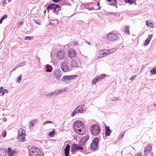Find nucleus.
<instances>
[{
    "label": "nucleus",
    "instance_id": "obj_1",
    "mask_svg": "<svg viewBox=\"0 0 156 156\" xmlns=\"http://www.w3.org/2000/svg\"><path fill=\"white\" fill-rule=\"evenodd\" d=\"M73 128L75 131L80 135H83L86 133L84 124L80 121H77L74 123Z\"/></svg>",
    "mask_w": 156,
    "mask_h": 156
},
{
    "label": "nucleus",
    "instance_id": "obj_2",
    "mask_svg": "<svg viewBox=\"0 0 156 156\" xmlns=\"http://www.w3.org/2000/svg\"><path fill=\"white\" fill-rule=\"evenodd\" d=\"M47 9L48 12L51 10H52L54 13L58 14V11L61 10V8L58 5L52 3L48 5Z\"/></svg>",
    "mask_w": 156,
    "mask_h": 156
},
{
    "label": "nucleus",
    "instance_id": "obj_3",
    "mask_svg": "<svg viewBox=\"0 0 156 156\" xmlns=\"http://www.w3.org/2000/svg\"><path fill=\"white\" fill-rule=\"evenodd\" d=\"M84 109V105H80L77 107L72 113L71 115V116H74L75 115L77 114H78L79 113H83L84 112L86 111V110H85Z\"/></svg>",
    "mask_w": 156,
    "mask_h": 156
},
{
    "label": "nucleus",
    "instance_id": "obj_4",
    "mask_svg": "<svg viewBox=\"0 0 156 156\" xmlns=\"http://www.w3.org/2000/svg\"><path fill=\"white\" fill-rule=\"evenodd\" d=\"M101 131L99 126L97 125H94L90 127V133L93 135H97Z\"/></svg>",
    "mask_w": 156,
    "mask_h": 156
},
{
    "label": "nucleus",
    "instance_id": "obj_5",
    "mask_svg": "<svg viewBox=\"0 0 156 156\" xmlns=\"http://www.w3.org/2000/svg\"><path fill=\"white\" fill-rule=\"evenodd\" d=\"M56 57L61 61H65L67 58L66 53L63 50H59L58 51Z\"/></svg>",
    "mask_w": 156,
    "mask_h": 156
},
{
    "label": "nucleus",
    "instance_id": "obj_6",
    "mask_svg": "<svg viewBox=\"0 0 156 156\" xmlns=\"http://www.w3.org/2000/svg\"><path fill=\"white\" fill-rule=\"evenodd\" d=\"M41 152L39 149L37 147H33L30 150L29 156H40Z\"/></svg>",
    "mask_w": 156,
    "mask_h": 156
},
{
    "label": "nucleus",
    "instance_id": "obj_7",
    "mask_svg": "<svg viewBox=\"0 0 156 156\" xmlns=\"http://www.w3.org/2000/svg\"><path fill=\"white\" fill-rule=\"evenodd\" d=\"M76 77V75H75L69 76H65L62 77V81L65 83H68L70 80H73Z\"/></svg>",
    "mask_w": 156,
    "mask_h": 156
},
{
    "label": "nucleus",
    "instance_id": "obj_8",
    "mask_svg": "<svg viewBox=\"0 0 156 156\" xmlns=\"http://www.w3.org/2000/svg\"><path fill=\"white\" fill-rule=\"evenodd\" d=\"M107 40L108 41L113 42L115 41L118 39V37L115 34L111 33L108 34L107 35Z\"/></svg>",
    "mask_w": 156,
    "mask_h": 156
},
{
    "label": "nucleus",
    "instance_id": "obj_9",
    "mask_svg": "<svg viewBox=\"0 0 156 156\" xmlns=\"http://www.w3.org/2000/svg\"><path fill=\"white\" fill-rule=\"evenodd\" d=\"M62 75V73L60 70L57 69L54 70L53 72V76L54 78L58 80L60 79Z\"/></svg>",
    "mask_w": 156,
    "mask_h": 156
},
{
    "label": "nucleus",
    "instance_id": "obj_10",
    "mask_svg": "<svg viewBox=\"0 0 156 156\" xmlns=\"http://www.w3.org/2000/svg\"><path fill=\"white\" fill-rule=\"evenodd\" d=\"M98 138H95L93 141L90 146V149L92 150H96L98 147Z\"/></svg>",
    "mask_w": 156,
    "mask_h": 156
},
{
    "label": "nucleus",
    "instance_id": "obj_11",
    "mask_svg": "<svg viewBox=\"0 0 156 156\" xmlns=\"http://www.w3.org/2000/svg\"><path fill=\"white\" fill-rule=\"evenodd\" d=\"M83 149L80 145L73 144L71 147V151L72 153H75L79 150H83Z\"/></svg>",
    "mask_w": 156,
    "mask_h": 156
},
{
    "label": "nucleus",
    "instance_id": "obj_12",
    "mask_svg": "<svg viewBox=\"0 0 156 156\" xmlns=\"http://www.w3.org/2000/svg\"><path fill=\"white\" fill-rule=\"evenodd\" d=\"M105 74H101L100 76H98L94 78L92 81V84H95L97 82L101 80L104 78L105 77Z\"/></svg>",
    "mask_w": 156,
    "mask_h": 156
},
{
    "label": "nucleus",
    "instance_id": "obj_13",
    "mask_svg": "<svg viewBox=\"0 0 156 156\" xmlns=\"http://www.w3.org/2000/svg\"><path fill=\"white\" fill-rule=\"evenodd\" d=\"M61 68L62 71L64 72H66L69 71V69L68 68L67 64L66 62H61Z\"/></svg>",
    "mask_w": 156,
    "mask_h": 156
},
{
    "label": "nucleus",
    "instance_id": "obj_14",
    "mask_svg": "<svg viewBox=\"0 0 156 156\" xmlns=\"http://www.w3.org/2000/svg\"><path fill=\"white\" fill-rule=\"evenodd\" d=\"M6 153L8 156H14L16 154V151L9 147L8 148Z\"/></svg>",
    "mask_w": 156,
    "mask_h": 156
},
{
    "label": "nucleus",
    "instance_id": "obj_15",
    "mask_svg": "<svg viewBox=\"0 0 156 156\" xmlns=\"http://www.w3.org/2000/svg\"><path fill=\"white\" fill-rule=\"evenodd\" d=\"M152 150V147L151 144H149L144 149V152L145 153V155L144 156H148V152L151 151Z\"/></svg>",
    "mask_w": 156,
    "mask_h": 156
},
{
    "label": "nucleus",
    "instance_id": "obj_16",
    "mask_svg": "<svg viewBox=\"0 0 156 156\" xmlns=\"http://www.w3.org/2000/svg\"><path fill=\"white\" fill-rule=\"evenodd\" d=\"M65 91V89H62L61 90H57L55 91H53V96H57L60 94H61L63 92Z\"/></svg>",
    "mask_w": 156,
    "mask_h": 156
},
{
    "label": "nucleus",
    "instance_id": "obj_17",
    "mask_svg": "<svg viewBox=\"0 0 156 156\" xmlns=\"http://www.w3.org/2000/svg\"><path fill=\"white\" fill-rule=\"evenodd\" d=\"M98 54L99 58H102L104 56H106L108 53L106 52H104V51L103 50H101L98 52Z\"/></svg>",
    "mask_w": 156,
    "mask_h": 156
},
{
    "label": "nucleus",
    "instance_id": "obj_18",
    "mask_svg": "<svg viewBox=\"0 0 156 156\" xmlns=\"http://www.w3.org/2000/svg\"><path fill=\"white\" fill-rule=\"evenodd\" d=\"M69 55L71 58L74 57L76 55L75 51L73 49H71L69 51Z\"/></svg>",
    "mask_w": 156,
    "mask_h": 156
},
{
    "label": "nucleus",
    "instance_id": "obj_19",
    "mask_svg": "<svg viewBox=\"0 0 156 156\" xmlns=\"http://www.w3.org/2000/svg\"><path fill=\"white\" fill-rule=\"evenodd\" d=\"M105 135L107 136H110L112 131L110 129L109 127L105 125Z\"/></svg>",
    "mask_w": 156,
    "mask_h": 156
},
{
    "label": "nucleus",
    "instance_id": "obj_20",
    "mask_svg": "<svg viewBox=\"0 0 156 156\" xmlns=\"http://www.w3.org/2000/svg\"><path fill=\"white\" fill-rule=\"evenodd\" d=\"M70 64L72 67H79V63L76 61L75 60H73L71 61Z\"/></svg>",
    "mask_w": 156,
    "mask_h": 156
},
{
    "label": "nucleus",
    "instance_id": "obj_21",
    "mask_svg": "<svg viewBox=\"0 0 156 156\" xmlns=\"http://www.w3.org/2000/svg\"><path fill=\"white\" fill-rule=\"evenodd\" d=\"M70 145L69 144H67L64 150L66 156H68L70 150Z\"/></svg>",
    "mask_w": 156,
    "mask_h": 156
},
{
    "label": "nucleus",
    "instance_id": "obj_22",
    "mask_svg": "<svg viewBox=\"0 0 156 156\" xmlns=\"http://www.w3.org/2000/svg\"><path fill=\"white\" fill-rule=\"evenodd\" d=\"M25 134H22V135H20L18 136V138L20 141L23 142L26 140L25 138Z\"/></svg>",
    "mask_w": 156,
    "mask_h": 156
},
{
    "label": "nucleus",
    "instance_id": "obj_23",
    "mask_svg": "<svg viewBox=\"0 0 156 156\" xmlns=\"http://www.w3.org/2000/svg\"><path fill=\"white\" fill-rule=\"evenodd\" d=\"M46 71L47 72H51L52 70V67L49 64H47L46 65Z\"/></svg>",
    "mask_w": 156,
    "mask_h": 156
},
{
    "label": "nucleus",
    "instance_id": "obj_24",
    "mask_svg": "<svg viewBox=\"0 0 156 156\" xmlns=\"http://www.w3.org/2000/svg\"><path fill=\"white\" fill-rule=\"evenodd\" d=\"M89 138V136L88 135H86L81 139V141L83 143L86 142Z\"/></svg>",
    "mask_w": 156,
    "mask_h": 156
},
{
    "label": "nucleus",
    "instance_id": "obj_25",
    "mask_svg": "<svg viewBox=\"0 0 156 156\" xmlns=\"http://www.w3.org/2000/svg\"><path fill=\"white\" fill-rule=\"evenodd\" d=\"M116 50V49L115 48H113L109 50H105V51L108 53L107 55H109L115 51Z\"/></svg>",
    "mask_w": 156,
    "mask_h": 156
},
{
    "label": "nucleus",
    "instance_id": "obj_26",
    "mask_svg": "<svg viewBox=\"0 0 156 156\" xmlns=\"http://www.w3.org/2000/svg\"><path fill=\"white\" fill-rule=\"evenodd\" d=\"M22 134H25V130L22 129H20L18 131V135H22Z\"/></svg>",
    "mask_w": 156,
    "mask_h": 156
},
{
    "label": "nucleus",
    "instance_id": "obj_27",
    "mask_svg": "<svg viewBox=\"0 0 156 156\" xmlns=\"http://www.w3.org/2000/svg\"><path fill=\"white\" fill-rule=\"evenodd\" d=\"M26 64V62H25L24 61L22 63H20L19 66H16V68H18L20 67H21L25 65Z\"/></svg>",
    "mask_w": 156,
    "mask_h": 156
},
{
    "label": "nucleus",
    "instance_id": "obj_28",
    "mask_svg": "<svg viewBox=\"0 0 156 156\" xmlns=\"http://www.w3.org/2000/svg\"><path fill=\"white\" fill-rule=\"evenodd\" d=\"M146 25L149 27H153L152 26V25H153L152 23L149 22L148 21H147L146 22Z\"/></svg>",
    "mask_w": 156,
    "mask_h": 156
},
{
    "label": "nucleus",
    "instance_id": "obj_29",
    "mask_svg": "<svg viewBox=\"0 0 156 156\" xmlns=\"http://www.w3.org/2000/svg\"><path fill=\"white\" fill-rule=\"evenodd\" d=\"M36 121L34 120L31 122L30 124V129H32V127L34 126V123H35Z\"/></svg>",
    "mask_w": 156,
    "mask_h": 156
},
{
    "label": "nucleus",
    "instance_id": "obj_30",
    "mask_svg": "<svg viewBox=\"0 0 156 156\" xmlns=\"http://www.w3.org/2000/svg\"><path fill=\"white\" fill-rule=\"evenodd\" d=\"M22 75H20L17 78L16 80V82L17 83H20L21 80V79H22Z\"/></svg>",
    "mask_w": 156,
    "mask_h": 156
},
{
    "label": "nucleus",
    "instance_id": "obj_31",
    "mask_svg": "<svg viewBox=\"0 0 156 156\" xmlns=\"http://www.w3.org/2000/svg\"><path fill=\"white\" fill-rule=\"evenodd\" d=\"M151 74L154 75L155 74H156V69L155 67L153 68L151 70Z\"/></svg>",
    "mask_w": 156,
    "mask_h": 156
},
{
    "label": "nucleus",
    "instance_id": "obj_32",
    "mask_svg": "<svg viewBox=\"0 0 156 156\" xmlns=\"http://www.w3.org/2000/svg\"><path fill=\"white\" fill-rule=\"evenodd\" d=\"M2 93V95L3 96L5 94V92L3 90V87H2L0 88V93Z\"/></svg>",
    "mask_w": 156,
    "mask_h": 156
},
{
    "label": "nucleus",
    "instance_id": "obj_33",
    "mask_svg": "<svg viewBox=\"0 0 156 156\" xmlns=\"http://www.w3.org/2000/svg\"><path fill=\"white\" fill-rule=\"evenodd\" d=\"M55 133V131L54 130H53L51 132H50L48 134L50 136H52L54 135Z\"/></svg>",
    "mask_w": 156,
    "mask_h": 156
},
{
    "label": "nucleus",
    "instance_id": "obj_34",
    "mask_svg": "<svg viewBox=\"0 0 156 156\" xmlns=\"http://www.w3.org/2000/svg\"><path fill=\"white\" fill-rule=\"evenodd\" d=\"M129 27L126 26L125 27V33H127V34H129Z\"/></svg>",
    "mask_w": 156,
    "mask_h": 156
},
{
    "label": "nucleus",
    "instance_id": "obj_35",
    "mask_svg": "<svg viewBox=\"0 0 156 156\" xmlns=\"http://www.w3.org/2000/svg\"><path fill=\"white\" fill-rule=\"evenodd\" d=\"M6 152H1L0 151V156H6Z\"/></svg>",
    "mask_w": 156,
    "mask_h": 156
},
{
    "label": "nucleus",
    "instance_id": "obj_36",
    "mask_svg": "<svg viewBox=\"0 0 156 156\" xmlns=\"http://www.w3.org/2000/svg\"><path fill=\"white\" fill-rule=\"evenodd\" d=\"M153 35L152 34H150L148 35L147 39V40L150 41L151 38L152 37Z\"/></svg>",
    "mask_w": 156,
    "mask_h": 156
},
{
    "label": "nucleus",
    "instance_id": "obj_37",
    "mask_svg": "<svg viewBox=\"0 0 156 156\" xmlns=\"http://www.w3.org/2000/svg\"><path fill=\"white\" fill-rule=\"evenodd\" d=\"M47 97L53 96V92H50L46 94Z\"/></svg>",
    "mask_w": 156,
    "mask_h": 156
},
{
    "label": "nucleus",
    "instance_id": "obj_38",
    "mask_svg": "<svg viewBox=\"0 0 156 156\" xmlns=\"http://www.w3.org/2000/svg\"><path fill=\"white\" fill-rule=\"evenodd\" d=\"M150 41L147 39L145 41L144 43V45L145 46H147L150 43Z\"/></svg>",
    "mask_w": 156,
    "mask_h": 156
},
{
    "label": "nucleus",
    "instance_id": "obj_39",
    "mask_svg": "<svg viewBox=\"0 0 156 156\" xmlns=\"http://www.w3.org/2000/svg\"><path fill=\"white\" fill-rule=\"evenodd\" d=\"M126 2L132 3L133 2V0H124Z\"/></svg>",
    "mask_w": 156,
    "mask_h": 156
},
{
    "label": "nucleus",
    "instance_id": "obj_40",
    "mask_svg": "<svg viewBox=\"0 0 156 156\" xmlns=\"http://www.w3.org/2000/svg\"><path fill=\"white\" fill-rule=\"evenodd\" d=\"M32 38V37H31L26 36V37H25V40H31Z\"/></svg>",
    "mask_w": 156,
    "mask_h": 156
},
{
    "label": "nucleus",
    "instance_id": "obj_41",
    "mask_svg": "<svg viewBox=\"0 0 156 156\" xmlns=\"http://www.w3.org/2000/svg\"><path fill=\"white\" fill-rule=\"evenodd\" d=\"M52 123V122L51 121H45L43 123V124L44 125H45L47 123Z\"/></svg>",
    "mask_w": 156,
    "mask_h": 156
},
{
    "label": "nucleus",
    "instance_id": "obj_42",
    "mask_svg": "<svg viewBox=\"0 0 156 156\" xmlns=\"http://www.w3.org/2000/svg\"><path fill=\"white\" fill-rule=\"evenodd\" d=\"M124 134H125V133H121V134L120 136H119V139H122L123 137Z\"/></svg>",
    "mask_w": 156,
    "mask_h": 156
},
{
    "label": "nucleus",
    "instance_id": "obj_43",
    "mask_svg": "<svg viewBox=\"0 0 156 156\" xmlns=\"http://www.w3.org/2000/svg\"><path fill=\"white\" fill-rule=\"evenodd\" d=\"M7 17V16L6 15H5L4 16H2L1 19H2L3 20H4L6 19Z\"/></svg>",
    "mask_w": 156,
    "mask_h": 156
},
{
    "label": "nucleus",
    "instance_id": "obj_44",
    "mask_svg": "<svg viewBox=\"0 0 156 156\" xmlns=\"http://www.w3.org/2000/svg\"><path fill=\"white\" fill-rule=\"evenodd\" d=\"M109 2H113L114 4H116V0H107Z\"/></svg>",
    "mask_w": 156,
    "mask_h": 156
},
{
    "label": "nucleus",
    "instance_id": "obj_45",
    "mask_svg": "<svg viewBox=\"0 0 156 156\" xmlns=\"http://www.w3.org/2000/svg\"><path fill=\"white\" fill-rule=\"evenodd\" d=\"M77 43L78 42L77 41H74L72 42V43L73 44V46H75L76 45H77Z\"/></svg>",
    "mask_w": 156,
    "mask_h": 156
},
{
    "label": "nucleus",
    "instance_id": "obj_46",
    "mask_svg": "<svg viewBox=\"0 0 156 156\" xmlns=\"http://www.w3.org/2000/svg\"><path fill=\"white\" fill-rule=\"evenodd\" d=\"M136 75H134L131 76L130 78V80H134L136 77Z\"/></svg>",
    "mask_w": 156,
    "mask_h": 156
},
{
    "label": "nucleus",
    "instance_id": "obj_47",
    "mask_svg": "<svg viewBox=\"0 0 156 156\" xmlns=\"http://www.w3.org/2000/svg\"><path fill=\"white\" fill-rule=\"evenodd\" d=\"M6 131H4L3 132H2V134H3V136L4 137H5L6 135Z\"/></svg>",
    "mask_w": 156,
    "mask_h": 156
},
{
    "label": "nucleus",
    "instance_id": "obj_48",
    "mask_svg": "<svg viewBox=\"0 0 156 156\" xmlns=\"http://www.w3.org/2000/svg\"><path fill=\"white\" fill-rule=\"evenodd\" d=\"M61 0H52V2L54 3H57L59 1H60Z\"/></svg>",
    "mask_w": 156,
    "mask_h": 156
},
{
    "label": "nucleus",
    "instance_id": "obj_49",
    "mask_svg": "<svg viewBox=\"0 0 156 156\" xmlns=\"http://www.w3.org/2000/svg\"><path fill=\"white\" fill-rule=\"evenodd\" d=\"M3 90H4V92H5V93H6V94L8 93V90H7L6 89H3Z\"/></svg>",
    "mask_w": 156,
    "mask_h": 156
},
{
    "label": "nucleus",
    "instance_id": "obj_50",
    "mask_svg": "<svg viewBox=\"0 0 156 156\" xmlns=\"http://www.w3.org/2000/svg\"><path fill=\"white\" fill-rule=\"evenodd\" d=\"M136 156H142L141 153H138L136 154Z\"/></svg>",
    "mask_w": 156,
    "mask_h": 156
},
{
    "label": "nucleus",
    "instance_id": "obj_51",
    "mask_svg": "<svg viewBox=\"0 0 156 156\" xmlns=\"http://www.w3.org/2000/svg\"><path fill=\"white\" fill-rule=\"evenodd\" d=\"M5 0H3L2 2V4L3 5L5 4L6 3L5 2Z\"/></svg>",
    "mask_w": 156,
    "mask_h": 156
},
{
    "label": "nucleus",
    "instance_id": "obj_52",
    "mask_svg": "<svg viewBox=\"0 0 156 156\" xmlns=\"http://www.w3.org/2000/svg\"><path fill=\"white\" fill-rule=\"evenodd\" d=\"M6 121H7L6 119L5 118H4L3 119V121L4 122H5Z\"/></svg>",
    "mask_w": 156,
    "mask_h": 156
},
{
    "label": "nucleus",
    "instance_id": "obj_53",
    "mask_svg": "<svg viewBox=\"0 0 156 156\" xmlns=\"http://www.w3.org/2000/svg\"><path fill=\"white\" fill-rule=\"evenodd\" d=\"M3 20L1 18L0 19V24H1L2 23Z\"/></svg>",
    "mask_w": 156,
    "mask_h": 156
},
{
    "label": "nucleus",
    "instance_id": "obj_54",
    "mask_svg": "<svg viewBox=\"0 0 156 156\" xmlns=\"http://www.w3.org/2000/svg\"><path fill=\"white\" fill-rule=\"evenodd\" d=\"M87 43L89 45H90V43L88 42L87 41Z\"/></svg>",
    "mask_w": 156,
    "mask_h": 156
},
{
    "label": "nucleus",
    "instance_id": "obj_55",
    "mask_svg": "<svg viewBox=\"0 0 156 156\" xmlns=\"http://www.w3.org/2000/svg\"><path fill=\"white\" fill-rule=\"evenodd\" d=\"M23 22H20V25H22V24H23Z\"/></svg>",
    "mask_w": 156,
    "mask_h": 156
},
{
    "label": "nucleus",
    "instance_id": "obj_56",
    "mask_svg": "<svg viewBox=\"0 0 156 156\" xmlns=\"http://www.w3.org/2000/svg\"><path fill=\"white\" fill-rule=\"evenodd\" d=\"M46 12V10H45L44 11V13H45Z\"/></svg>",
    "mask_w": 156,
    "mask_h": 156
},
{
    "label": "nucleus",
    "instance_id": "obj_57",
    "mask_svg": "<svg viewBox=\"0 0 156 156\" xmlns=\"http://www.w3.org/2000/svg\"><path fill=\"white\" fill-rule=\"evenodd\" d=\"M17 68H16V67L15 69H14V70H16Z\"/></svg>",
    "mask_w": 156,
    "mask_h": 156
},
{
    "label": "nucleus",
    "instance_id": "obj_58",
    "mask_svg": "<svg viewBox=\"0 0 156 156\" xmlns=\"http://www.w3.org/2000/svg\"><path fill=\"white\" fill-rule=\"evenodd\" d=\"M154 105L156 106V104H155V103H154Z\"/></svg>",
    "mask_w": 156,
    "mask_h": 156
},
{
    "label": "nucleus",
    "instance_id": "obj_59",
    "mask_svg": "<svg viewBox=\"0 0 156 156\" xmlns=\"http://www.w3.org/2000/svg\"><path fill=\"white\" fill-rule=\"evenodd\" d=\"M99 3H98L97 4V6H99Z\"/></svg>",
    "mask_w": 156,
    "mask_h": 156
},
{
    "label": "nucleus",
    "instance_id": "obj_60",
    "mask_svg": "<svg viewBox=\"0 0 156 156\" xmlns=\"http://www.w3.org/2000/svg\"><path fill=\"white\" fill-rule=\"evenodd\" d=\"M91 9H94L93 7H92L90 8Z\"/></svg>",
    "mask_w": 156,
    "mask_h": 156
},
{
    "label": "nucleus",
    "instance_id": "obj_61",
    "mask_svg": "<svg viewBox=\"0 0 156 156\" xmlns=\"http://www.w3.org/2000/svg\"><path fill=\"white\" fill-rule=\"evenodd\" d=\"M101 9L100 7H99V8H98V9Z\"/></svg>",
    "mask_w": 156,
    "mask_h": 156
},
{
    "label": "nucleus",
    "instance_id": "obj_62",
    "mask_svg": "<svg viewBox=\"0 0 156 156\" xmlns=\"http://www.w3.org/2000/svg\"><path fill=\"white\" fill-rule=\"evenodd\" d=\"M13 72V70H12V71H11L10 73L12 72Z\"/></svg>",
    "mask_w": 156,
    "mask_h": 156
},
{
    "label": "nucleus",
    "instance_id": "obj_63",
    "mask_svg": "<svg viewBox=\"0 0 156 156\" xmlns=\"http://www.w3.org/2000/svg\"><path fill=\"white\" fill-rule=\"evenodd\" d=\"M49 24H51V22H50V23H49Z\"/></svg>",
    "mask_w": 156,
    "mask_h": 156
},
{
    "label": "nucleus",
    "instance_id": "obj_64",
    "mask_svg": "<svg viewBox=\"0 0 156 156\" xmlns=\"http://www.w3.org/2000/svg\"><path fill=\"white\" fill-rule=\"evenodd\" d=\"M13 71L15 70H14V69L13 70Z\"/></svg>",
    "mask_w": 156,
    "mask_h": 156
}]
</instances>
